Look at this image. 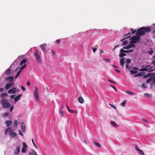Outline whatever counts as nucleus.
Wrapping results in <instances>:
<instances>
[{"instance_id": "obj_1", "label": "nucleus", "mask_w": 155, "mask_h": 155, "mask_svg": "<svg viewBox=\"0 0 155 155\" xmlns=\"http://www.w3.org/2000/svg\"><path fill=\"white\" fill-rule=\"evenodd\" d=\"M137 35L136 36H133L132 37L133 40L130 43V44L127 46L123 47L124 49H129L132 47H134L135 46L134 43L137 42L140 39V35H144L145 33L144 30V27H142L137 31Z\"/></svg>"}, {"instance_id": "obj_2", "label": "nucleus", "mask_w": 155, "mask_h": 155, "mask_svg": "<svg viewBox=\"0 0 155 155\" xmlns=\"http://www.w3.org/2000/svg\"><path fill=\"white\" fill-rule=\"evenodd\" d=\"M8 133H9V137L11 138L14 137L17 135V133L11 127H8L5 130V133L6 134Z\"/></svg>"}, {"instance_id": "obj_3", "label": "nucleus", "mask_w": 155, "mask_h": 155, "mask_svg": "<svg viewBox=\"0 0 155 155\" xmlns=\"http://www.w3.org/2000/svg\"><path fill=\"white\" fill-rule=\"evenodd\" d=\"M34 55L36 61L39 64H41V58L40 55L38 51H35Z\"/></svg>"}, {"instance_id": "obj_4", "label": "nucleus", "mask_w": 155, "mask_h": 155, "mask_svg": "<svg viewBox=\"0 0 155 155\" xmlns=\"http://www.w3.org/2000/svg\"><path fill=\"white\" fill-rule=\"evenodd\" d=\"M40 47L41 48V50L44 53V55H45L47 53L48 50L46 49V48L47 47V45L46 43H44L42 45H40Z\"/></svg>"}, {"instance_id": "obj_5", "label": "nucleus", "mask_w": 155, "mask_h": 155, "mask_svg": "<svg viewBox=\"0 0 155 155\" xmlns=\"http://www.w3.org/2000/svg\"><path fill=\"white\" fill-rule=\"evenodd\" d=\"M6 100L5 99H3L2 100V102H3L2 105V107L3 108H7L11 106L10 104L8 102H6Z\"/></svg>"}, {"instance_id": "obj_6", "label": "nucleus", "mask_w": 155, "mask_h": 155, "mask_svg": "<svg viewBox=\"0 0 155 155\" xmlns=\"http://www.w3.org/2000/svg\"><path fill=\"white\" fill-rule=\"evenodd\" d=\"M35 90L34 91V96L37 101H39V96L38 94V88L36 86L35 87Z\"/></svg>"}, {"instance_id": "obj_7", "label": "nucleus", "mask_w": 155, "mask_h": 155, "mask_svg": "<svg viewBox=\"0 0 155 155\" xmlns=\"http://www.w3.org/2000/svg\"><path fill=\"white\" fill-rule=\"evenodd\" d=\"M151 69L150 70H149V71H153V69H151V67H150V65L147 66L145 68H143L140 70V71H147L148 70V69Z\"/></svg>"}, {"instance_id": "obj_8", "label": "nucleus", "mask_w": 155, "mask_h": 155, "mask_svg": "<svg viewBox=\"0 0 155 155\" xmlns=\"http://www.w3.org/2000/svg\"><path fill=\"white\" fill-rule=\"evenodd\" d=\"M14 82L11 81L6 84L5 87L6 89L8 90L11 87H13L14 85Z\"/></svg>"}, {"instance_id": "obj_9", "label": "nucleus", "mask_w": 155, "mask_h": 155, "mask_svg": "<svg viewBox=\"0 0 155 155\" xmlns=\"http://www.w3.org/2000/svg\"><path fill=\"white\" fill-rule=\"evenodd\" d=\"M16 92L17 89L15 87H13L12 88L9 90L8 91V93L9 94H12L15 93Z\"/></svg>"}, {"instance_id": "obj_10", "label": "nucleus", "mask_w": 155, "mask_h": 155, "mask_svg": "<svg viewBox=\"0 0 155 155\" xmlns=\"http://www.w3.org/2000/svg\"><path fill=\"white\" fill-rule=\"evenodd\" d=\"M124 51L125 50L122 49H121L120 50V54L119 55V56L120 57H123L126 55V54H125V53H126L125 51Z\"/></svg>"}, {"instance_id": "obj_11", "label": "nucleus", "mask_w": 155, "mask_h": 155, "mask_svg": "<svg viewBox=\"0 0 155 155\" xmlns=\"http://www.w3.org/2000/svg\"><path fill=\"white\" fill-rule=\"evenodd\" d=\"M25 124L24 122H22L21 123V129L23 132H25Z\"/></svg>"}, {"instance_id": "obj_12", "label": "nucleus", "mask_w": 155, "mask_h": 155, "mask_svg": "<svg viewBox=\"0 0 155 155\" xmlns=\"http://www.w3.org/2000/svg\"><path fill=\"white\" fill-rule=\"evenodd\" d=\"M31 152H29L28 153V155H38L36 152L33 150H31Z\"/></svg>"}, {"instance_id": "obj_13", "label": "nucleus", "mask_w": 155, "mask_h": 155, "mask_svg": "<svg viewBox=\"0 0 155 155\" xmlns=\"http://www.w3.org/2000/svg\"><path fill=\"white\" fill-rule=\"evenodd\" d=\"M21 95L19 94L16 97H15L14 99L15 102H17V101H18L21 99Z\"/></svg>"}, {"instance_id": "obj_14", "label": "nucleus", "mask_w": 155, "mask_h": 155, "mask_svg": "<svg viewBox=\"0 0 155 155\" xmlns=\"http://www.w3.org/2000/svg\"><path fill=\"white\" fill-rule=\"evenodd\" d=\"M120 63L121 65L123 67H124L125 64L124 58L121 59L120 61Z\"/></svg>"}, {"instance_id": "obj_15", "label": "nucleus", "mask_w": 155, "mask_h": 155, "mask_svg": "<svg viewBox=\"0 0 155 155\" xmlns=\"http://www.w3.org/2000/svg\"><path fill=\"white\" fill-rule=\"evenodd\" d=\"M144 30L145 31V32H148L150 31L151 30V28L150 27H148L146 28L144 27Z\"/></svg>"}, {"instance_id": "obj_16", "label": "nucleus", "mask_w": 155, "mask_h": 155, "mask_svg": "<svg viewBox=\"0 0 155 155\" xmlns=\"http://www.w3.org/2000/svg\"><path fill=\"white\" fill-rule=\"evenodd\" d=\"M20 151V148L19 147H17L14 151V153L15 154H17Z\"/></svg>"}, {"instance_id": "obj_17", "label": "nucleus", "mask_w": 155, "mask_h": 155, "mask_svg": "<svg viewBox=\"0 0 155 155\" xmlns=\"http://www.w3.org/2000/svg\"><path fill=\"white\" fill-rule=\"evenodd\" d=\"M79 102L81 104L84 101V99L82 97H80L78 99Z\"/></svg>"}, {"instance_id": "obj_18", "label": "nucleus", "mask_w": 155, "mask_h": 155, "mask_svg": "<svg viewBox=\"0 0 155 155\" xmlns=\"http://www.w3.org/2000/svg\"><path fill=\"white\" fill-rule=\"evenodd\" d=\"M13 78L12 77H9L7 79V80L9 81V82H13Z\"/></svg>"}, {"instance_id": "obj_19", "label": "nucleus", "mask_w": 155, "mask_h": 155, "mask_svg": "<svg viewBox=\"0 0 155 155\" xmlns=\"http://www.w3.org/2000/svg\"><path fill=\"white\" fill-rule=\"evenodd\" d=\"M6 123L7 126H9L12 124V122L11 120H7L6 121Z\"/></svg>"}, {"instance_id": "obj_20", "label": "nucleus", "mask_w": 155, "mask_h": 155, "mask_svg": "<svg viewBox=\"0 0 155 155\" xmlns=\"http://www.w3.org/2000/svg\"><path fill=\"white\" fill-rule=\"evenodd\" d=\"M110 124L114 127H116L118 126V125L117 124L113 121H111Z\"/></svg>"}, {"instance_id": "obj_21", "label": "nucleus", "mask_w": 155, "mask_h": 155, "mask_svg": "<svg viewBox=\"0 0 155 155\" xmlns=\"http://www.w3.org/2000/svg\"><path fill=\"white\" fill-rule=\"evenodd\" d=\"M138 153L141 155H145L143 151L140 150H139L138 151Z\"/></svg>"}, {"instance_id": "obj_22", "label": "nucleus", "mask_w": 155, "mask_h": 155, "mask_svg": "<svg viewBox=\"0 0 155 155\" xmlns=\"http://www.w3.org/2000/svg\"><path fill=\"white\" fill-rule=\"evenodd\" d=\"M27 61V60L26 59H23L20 63V65H22L23 64L25 63Z\"/></svg>"}, {"instance_id": "obj_23", "label": "nucleus", "mask_w": 155, "mask_h": 155, "mask_svg": "<svg viewBox=\"0 0 155 155\" xmlns=\"http://www.w3.org/2000/svg\"><path fill=\"white\" fill-rule=\"evenodd\" d=\"M126 93L129 95H134L135 94L133 93L132 92L127 91H126Z\"/></svg>"}, {"instance_id": "obj_24", "label": "nucleus", "mask_w": 155, "mask_h": 155, "mask_svg": "<svg viewBox=\"0 0 155 155\" xmlns=\"http://www.w3.org/2000/svg\"><path fill=\"white\" fill-rule=\"evenodd\" d=\"M11 70L8 69L6 71L5 73L9 75L11 73Z\"/></svg>"}, {"instance_id": "obj_25", "label": "nucleus", "mask_w": 155, "mask_h": 155, "mask_svg": "<svg viewBox=\"0 0 155 155\" xmlns=\"http://www.w3.org/2000/svg\"><path fill=\"white\" fill-rule=\"evenodd\" d=\"M23 147L22 148H27V145L24 142H23Z\"/></svg>"}, {"instance_id": "obj_26", "label": "nucleus", "mask_w": 155, "mask_h": 155, "mask_svg": "<svg viewBox=\"0 0 155 155\" xmlns=\"http://www.w3.org/2000/svg\"><path fill=\"white\" fill-rule=\"evenodd\" d=\"M144 95L147 97H151V95L149 94L146 93L144 94Z\"/></svg>"}, {"instance_id": "obj_27", "label": "nucleus", "mask_w": 155, "mask_h": 155, "mask_svg": "<svg viewBox=\"0 0 155 155\" xmlns=\"http://www.w3.org/2000/svg\"><path fill=\"white\" fill-rule=\"evenodd\" d=\"M93 143L95 144V145L97 146L98 147H101V146L99 143H98L97 142H94Z\"/></svg>"}, {"instance_id": "obj_28", "label": "nucleus", "mask_w": 155, "mask_h": 155, "mask_svg": "<svg viewBox=\"0 0 155 155\" xmlns=\"http://www.w3.org/2000/svg\"><path fill=\"white\" fill-rule=\"evenodd\" d=\"M124 51H125L126 53H128L130 52H132L133 51V50L132 49H130L129 50Z\"/></svg>"}, {"instance_id": "obj_29", "label": "nucleus", "mask_w": 155, "mask_h": 155, "mask_svg": "<svg viewBox=\"0 0 155 155\" xmlns=\"http://www.w3.org/2000/svg\"><path fill=\"white\" fill-rule=\"evenodd\" d=\"M130 73L132 74H136L137 73V71H134L133 70H130Z\"/></svg>"}, {"instance_id": "obj_30", "label": "nucleus", "mask_w": 155, "mask_h": 155, "mask_svg": "<svg viewBox=\"0 0 155 155\" xmlns=\"http://www.w3.org/2000/svg\"><path fill=\"white\" fill-rule=\"evenodd\" d=\"M14 124L15 127H16L18 125V121L17 120H15L14 122Z\"/></svg>"}, {"instance_id": "obj_31", "label": "nucleus", "mask_w": 155, "mask_h": 155, "mask_svg": "<svg viewBox=\"0 0 155 155\" xmlns=\"http://www.w3.org/2000/svg\"><path fill=\"white\" fill-rule=\"evenodd\" d=\"M68 111L71 113H76L77 112L76 111L74 110H70V109L68 110Z\"/></svg>"}, {"instance_id": "obj_32", "label": "nucleus", "mask_w": 155, "mask_h": 155, "mask_svg": "<svg viewBox=\"0 0 155 155\" xmlns=\"http://www.w3.org/2000/svg\"><path fill=\"white\" fill-rule=\"evenodd\" d=\"M150 78L152 77V78H153L155 76V73H153L152 74H149V75Z\"/></svg>"}, {"instance_id": "obj_33", "label": "nucleus", "mask_w": 155, "mask_h": 155, "mask_svg": "<svg viewBox=\"0 0 155 155\" xmlns=\"http://www.w3.org/2000/svg\"><path fill=\"white\" fill-rule=\"evenodd\" d=\"M126 101H123V102H122L121 103V105L123 107H124L125 106V105L126 104Z\"/></svg>"}, {"instance_id": "obj_34", "label": "nucleus", "mask_w": 155, "mask_h": 155, "mask_svg": "<svg viewBox=\"0 0 155 155\" xmlns=\"http://www.w3.org/2000/svg\"><path fill=\"white\" fill-rule=\"evenodd\" d=\"M131 62V60L130 59L128 58L126 59V62L127 64H129Z\"/></svg>"}, {"instance_id": "obj_35", "label": "nucleus", "mask_w": 155, "mask_h": 155, "mask_svg": "<svg viewBox=\"0 0 155 155\" xmlns=\"http://www.w3.org/2000/svg\"><path fill=\"white\" fill-rule=\"evenodd\" d=\"M27 148H22L21 151L23 153H25L26 151Z\"/></svg>"}, {"instance_id": "obj_36", "label": "nucleus", "mask_w": 155, "mask_h": 155, "mask_svg": "<svg viewBox=\"0 0 155 155\" xmlns=\"http://www.w3.org/2000/svg\"><path fill=\"white\" fill-rule=\"evenodd\" d=\"M134 147H135V150H136L137 151H138L139 150H140L139 149L138 146L137 145H134Z\"/></svg>"}, {"instance_id": "obj_37", "label": "nucleus", "mask_w": 155, "mask_h": 155, "mask_svg": "<svg viewBox=\"0 0 155 155\" xmlns=\"http://www.w3.org/2000/svg\"><path fill=\"white\" fill-rule=\"evenodd\" d=\"M7 96V94L6 93H3L1 94V96L2 97H5Z\"/></svg>"}, {"instance_id": "obj_38", "label": "nucleus", "mask_w": 155, "mask_h": 155, "mask_svg": "<svg viewBox=\"0 0 155 155\" xmlns=\"http://www.w3.org/2000/svg\"><path fill=\"white\" fill-rule=\"evenodd\" d=\"M26 66V64H25L24 65L22 66L20 68V70L22 71L24 68H25Z\"/></svg>"}, {"instance_id": "obj_39", "label": "nucleus", "mask_w": 155, "mask_h": 155, "mask_svg": "<svg viewBox=\"0 0 155 155\" xmlns=\"http://www.w3.org/2000/svg\"><path fill=\"white\" fill-rule=\"evenodd\" d=\"M32 142L33 143V144L34 145V146L35 147L38 148V146L35 144V143H34V140H33V139H32Z\"/></svg>"}, {"instance_id": "obj_40", "label": "nucleus", "mask_w": 155, "mask_h": 155, "mask_svg": "<svg viewBox=\"0 0 155 155\" xmlns=\"http://www.w3.org/2000/svg\"><path fill=\"white\" fill-rule=\"evenodd\" d=\"M127 44H128V42L126 41H124L123 43V45H126Z\"/></svg>"}, {"instance_id": "obj_41", "label": "nucleus", "mask_w": 155, "mask_h": 155, "mask_svg": "<svg viewBox=\"0 0 155 155\" xmlns=\"http://www.w3.org/2000/svg\"><path fill=\"white\" fill-rule=\"evenodd\" d=\"M61 113L62 115V117H63L64 114V111L63 110H61Z\"/></svg>"}, {"instance_id": "obj_42", "label": "nucleus", "mask_w": 155, "mask_h": 155, "mask_svg": "<svg viewBox=\"0 0 155 155\" xmlns=\"http://www.w3.org/2000/svg\"><path fill=\"white\" fill-rule=\"evenodd\" d=\"M104 60L108 62L110 61V60L108 58H104Z\"/></svg>"}, {"instance_id": "obj_43", "label": "nucleus", "mask_w": 155, "mask_h": 155, "mask_svg": "<svg viewBox=\"0 0 155 155\" xmlns=\"http://www.w3.org/2000/svg\"><path fill=\"white\" fill-rule=\"evenodd\" d=\"M21 88L24 91H25V88L24 86H23L22 85L21 86Z\"/></svg>"}, {"instance_id": "obj_44", "label": "nucleus", "mask_w": 155, "mask_h": 155, "mask_svg": "<svg viewBox=\"0 0 155 155\" xmlns=\"http://www.w3.org/2000/svg\"><path fill=\"white\" fill-rule=\"evenodd\" d=\"M141 87H142V88H147V87H146V86L144 84V83H143L142 85H141Z\"/></svg>"}, {"instance_id": "obj_45", "label": "nucleus", "mask_w": 155, "mask_h": 155, "mask_svg": "<svg viewBox=\"0 0 155 155\" xmlns=\"http://www.w3.org/2000/svg\"><path fill=\"white\" fill-rule=\"evenodd\" d=\"M108 81H109L110 82H112V83L115 84H116V83L114 81H113L111 80L110 79H108Z\"/></svg>"}, {"instance_id": "obj_46", "label": "nucleus", "mask_w": 155, "mask_h": 155, "mask_svg": "<svg viewBox=\"0 0 155 155\" xmlns=\"http://www.w3.org/2000/svg\"><path fill=\"white\" fill-rule=\"evenodd\" d=\"M8 115L9 113L8 112H6L3 114V115L4 116V117L8 116Z\"/></svg>"}, {"instance_id": "obj_47", "label": "nucleus", "mask_w": 155, "mask_h": 155, "mask_svg": "<svg viewBox=\"0 0 155 155\" xmlns=\"http://www.w3.org/2000/svg\"><path fill=\"white\" fill-rule=\"evenodd\" d=\"M51 51L54 55H55V52L54 51H53V49L51 50Z\"/></svg>"}, {"instance_id": "obj_48", "label": "nucleus", "mask_w": 155, "mask_h": 155, "mask_svg": "<svg viewBox=\"0 0 155 155\" xmlns=\"http://www.w3.org/2000/svg\"><path fill=\"white\" fill-rule=\"evenodd\" d=\"M19 134L20 135H21L22 136H23V134L22 133L21 130H19Z\"/></svg>"}, {"instance_id": "obj_49", "label": "nucleus", "mask_w": 155, "mask_h": 155, "mask_svg": "<svg viewBox=\"0 0 155 155\" xmlns=\"http://www.w3.org/2000/svg\"><path fill=\"white\" fill-rule=\"evenodd\" d=\"M153 51L152 50H151L150 51H149L148 52L149 53L150 55H151L153 54Z\"/></svg>"}, {"instance_id": "obj_50", "label": "nucleus", "mask_w": 155, "mask_h": 155, "mask_svg": "<svg viewBox=\"0 0 155 155\" xmlns=\"http://www.w3.org/2000/svg\"><path fill=\"white\" fill-rule=\"evenodd\" d=\"M97 49L96 48H93V52H95L97 51Z\"/></svg>"}, {"instance_id": "obj_51", "label": "nucleus", "mask_w": 155, "mask_h": 155, "mask_svg": "<svg viewBox=\"0 0 155 155\" xmlns=\"http://www.w3.org/2000/svg\"><path fill=\"white\" fill-rule=\"evenodd\" d=\"M110 86L111 87H112V88H113L115 90V91H117L116 89V87L114 86H113L112 85H110Z\"/></svg>"}, {"instance_id": "obj_52", "label": "nucleus", "mask_w": 155, "mask_h": 155, "mask_svg": "<svg viewBox=\"0 0 155 155\" xmlns=\"http://www.w3.org/2000/svg\"><path fill=\"white\" fill-rule=\"evenodd\" d=\"M15 95H12L10 96V97L11 98H13L15 97Z\"/></svg>"}, {"instance_id": "obj_53", "label": "nucleus", "mask_w": 155, "mask_h": 155, "mask_svg": "<svg viewBox=\"0 0 155 155\" xmlns=\"http://www.w3.org/2000/svg\"><path fill=\"white\" fill-rule=\"evenodd\" d=\"M13 110V106L12 107L10 108V110L11 112Z\"/></svg>"}, {"instance_id": "obj_54", "label": "nucleus", "mask_w": 155, "mask_h": 155, "mask_svg": "<svg viewBox=\"0 0 155 155\" xmlns=\"http://www.w3.org/2000/svg\"><path fill=\"white\" fill-rule=\"evenodd\" d=\"M19 73H18L16 75L15 77V78H17L19 76Z\"/></svg>"}, {"instance_id": "obj_55", "label": "nucleus", "mask_w": 155, "mask_h": 155, "mask_svg": "<svg viewBox=\"0 0 155 155\" xmlns=\"http://www.w3.org/2000/svg\"><path fill=\"white\" fill-rule=\"evenodd\" d=\"M4 90V89L3 88H0V92H2Z\"/></svg>"}, {"instance_id": "obj_56", "label": "nucleus", "mask_w": 155, "mask_h": 155, "mask_svg": "<svg viewBox=\"0 0 155 155\" xmlns=\"http://www.w3.org/2000/svg\"><path fill=\"white\" fill-rule=\"evenodd\" d=\"M126 68L127 69L129 68V65L127 64H126Z\"/></svg>"}, {"instance_id": "obj_57", "label": "nucleus", "mask_w": 155, "mask_h": 155, "mask_svg": "<svg viewBox=\"0 0 155 155\" xmlns=\"http://www.w3.org/2000/svg\"><path fill=\"white\" fill-rule=\"evenodd\" d=\"M115 71H116L117 72H118V73H120V71L118 70H117V69H115Z\"/></svg>"}, {"instance_id": "obj_58", "label": "nucleus", "mask_w": 155, "mask_h": 155, "mask_svg": "<svg viewBox=\"0 0 155 155\" xmlns=\"http://www.w3.org/2000/svg\"><path fill=\"white\" fill-rule=\"evenodd\" d=\"M151 80V79H148V80H147V83H149L150 81Z\"/></svg>"}, {"instance_id": "obj_59", "label": "nucleus", "mask_w": 155, "mask_h": 155, "mask_svg": "<svg viewBox=\"0 0 155 155\" xmlns=\"http://www.w3.org/2000/svg\"><path fill=\"white\" fill-rule=\"evenodd\" d=\"M27 84L28 85L30 86V83L29 81H28L27 83Z\"/></svg>"}, {"instance_id": "obj_60", "label": "nucleus", "mask_w": 155, "mask_h": 155, "mask_svg": "<svg viewBox=\"0 0 155 155\" xmlns=\"http://www.w3.org/2000/svg\"><path fill=\"white\" fill-rule=\"evenodd\" d=\"M66 107L68 110L70 109V108H69V107H68V106L67 105H66Z\"/></svg>"}, {"instance_id": "obj_61", "label": "nucleus", "mask_w": 155, "mask_h": 155, "mask_svg": "<svg viewBox=\"0 0 155 155\" xmlns=\"http://www.w3.org/2000/svg\"><path fill=\"white\" fill-rule=\"evenodd\" d=\"M136 30H133L132 31V33H135L136 32Z\"/></svg>"}, {"instance_id": "obj_62", "label": "nucleus", "mask_w": 155, "mask_h": 155, "mask_svg": "<svg viewBox=\"0 0 155 155\" xmlns=\"http://www.w3.org/2000/svg\"><path fill=\"white\" fill-rule=\"evenodd\" d=\"M111 106L114 109H116V108L115 106L112 105H111Z\"/></svg>"}, {"instance_id": "obj_63", "label": "nucleus", "mask_w": 155, "mask_h": 155, "mask_svg": "<svg viewBox=\"0 0 155 155\" xmlns=\"http://www.w3.org/2000/svg\"><path fill=\"white\" fill-rule=\"evenodd\" d=\"M56 41H57V43H59L60 42V39H58V40H56Z\"/></svg>"}, {"instance_id": "obj_64", "label": "nucleus", "mask_w": 155, "mask_h": 155, "mask_svg": "<svg viewBox=\"0 0 155 155\" xmlns=\"http://www.w3.org/2000/svg\"><path fill=\"white\" fill-rule=\"evenodd\" d=\"M152 63L153 64L155 65V60L153 61Z\"/></svg>"}]
</instances>
